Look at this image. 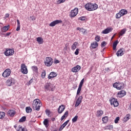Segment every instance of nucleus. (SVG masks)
<instances>
[{
    "mask_svg": "<svg viewBox=\"0 0 131 131\" xmlns=\"http://www.w3.org/2000/svg\"><path fill=\"white\" fill-rule=\"evenodd\" d=\"M112 30H113V28H107L105 29V30H104L102 32V33H103V34H107L109 33L110 32H111V31H112Z\"/></svg>",
    "mask_w": 131,
    "mask_h": 131,
    "instance_id": "412c9836",
    "label": "nucleus"
},
{
    "mask_svg": "<svg viewBox=\"0 0 131 131\" xmlns=\"http://www.w3.org/2000/svg\"><path fill=\"white\" fill-rule=\"evenodd\" d=\"M78 14V8H75L73 10L71 11L69 16L71 18H74V17H76Z\"/></svg>",
    "mask_w": 131,
    "mask_h": 131,
    "instance_id": "0eeeda50",
    "label": "nucleus"
},
{
    "mask_svg": "<svg viewBox=\"0 0 131 131\" xmlns=\"http://www.w3.org/2000/svg\"><path fill=\"white\" fill-rule=\"evenodd\" d=\"M10 17V14L9 13H6L5 14V18H9Z\"/></svg>",
    "mask_w": 131,
    "mask_h": 131,
    "instance_id": "5fc2aeb1",
    "label": "nucleus"
},
{
    "mask_svg": "<svg viewBox=\"0 0 131 131\" xmlns=\"http://www.w3.org/2000/svg\"><path fill=\"white\" fill-rule=\"evenodd\" d=\"M115 35H116V34H115L112 37L111 40H112V39H113V38H114V37H115Z\"/></svg>",
    "mask_w": 131,
    "mask_h": 131,
    "instance_id": "052dcab7",
    "label": "nucleus"
},
{
    "mask_svg": "<svg viewBox=\"0 0 131 131\" xmlns=\"http://www.w3.org/2000/svg\"><path fill=\"white\" fill-rule=\"evenodd\" d=\"M106 71L109 72L110 71V69L109 68H105Z\"/></svg>",
    "mask_w": 131,
    "mask_h": 131,
    "instance_id": "13d9d810",
    "label": "nucleus"
},
{
    "mask_svg": "<svg viewBox=\"0 0 131 131\" xmlns=\"http://www.w3.org/2000/svg\"><path fill=\"white\" fill-rule=\"evenodd\" d=\"M41 77H42V78H45V77H46V72H42Z\"/></svg>",
    "mask_w": 131,
    "mask_h": 131,
    "instance_id": "864d4df0",
    "label": "nucleus"
},
{
    "mask_svg": "<svg viewBox=\"0 0 131 131\" xmlns=\"http://www.w3.org/2000/svg\"><path fill=\"white\" fill-rule=\"evenodd\" d=\"M98 44L97 41H94L93 43H91V45L90 46V49L92 48V49H96L98 47Z\"/></svg>",
    "mask_w": 131,
    "mask_h": 131,
    "instance_id": "a878e982",
    "label": "nucleus"
},
{
    "mask_svg": "<svg viewBox=\"0 0 131 131\" xmlns=\"http://www.w3.org/2000/svg\"><path fill=\"white\" fill-rule=\"evenodd\" d=\"M66 2V0H58L57 1V4H63V3H65Z\"/></svg>",
    "mask_w": 131,
    "mask_h": 131,
    "instance_id": "c03bdc74",
    "label": "nucleus"
},
{
    "mask_svg": "<svg viewBox=\"0 0 131 131\" xmlns=\"http://www.w3.org/2000/svg\"><path fill=\"white\" fill-rule=\"evenodd\" d=\"M42 105L41 102L38 99H36L33 101V108L36 110L37 111H39L40 110V107Z\"/></svg>",
    "mask_w": 131,
    "mask_h": 131,
    "instance_id": "f03ea898",
    "label": "nucleus"
},
{
    "mask_svg": "<svg viewBox=\"0 0 131 131\" xmlns=\"http://www.w3.org/2000/svg\"><path fill=\"white\" fill-rule=\"evenodd\" d=\"M17 27L16 28V31H19V30H20L21 28V25L20 24V21H19V19L17 20Z\"/></svg>",
    "mask_w": 131,
    "mask_h": 131,
    "instance_id": "c9c22d12",
    "label": "nucleus"
},
{
    "mask_svg": "<svg viewBox=\"0 0 131 131\" xmlns=\"http://www.w3.org/2000/svg\"><path fill=\"white\" fill-rule=\"evenodd\" d=\"M49 119H45L43 122V123L44 125L46 126V127H49Z\"/></svg>",
    "mask_w": 131,
    "mask_h": 131,
    "instance_id": "cd10ccee",
    "label": "nucleus"
},
{
    "mask_svg": "<svg viewBox=\"0 0 131 131\" xmlns=\"http://www.w3.org/2000/svg\"><path fill=\"white\" fill-rule=\"evenodd\" d=\"M26 121V117L23 116L19 119V122H24V121Z\"/></svg>",
    "mask_w": 131,
    "mask_h": 131,
    "instance_id": "a19ab883",
    "label": "nucleus"
},
{
    "mask_svg": "<svg viewBox=\"0 0 131 131\" xmlns=\"http://www.w3.org/2000/svg\"><path fill=\"white\" fill-rule=\"evenodd\" d=\"M54 63H55V64H58V63H60V61H59L58 60H56L54 61Z\"/></svg>",
    "mask_w": 131,
    "mask_h": 131,
    "instance_id": "6e6d98bb",
    "label": "nucleus"
},
{
    "mask_svg": "<svg viewBox=\"0 0 131 131\" xmlns=\"http://www.w3.org/2000/svg\"><path fill=\"white\" fill-rule=\"evenodd\" d=\"M117 57H121L124 55V49L123 48L120 49L116 53Z\"/></svg>",
    "mask_w": 131,
    "mask_h": 131,
    "instance_id": "2eb2a0df",
    "label": "nucleus"
},
{
    "mask_svg": "<svg viewBox=\"0 0 131 131\" xmlns=\"http://www.w3.org/2000/svg\"><path fill=\"white\" fill-rule=\"evenodd\" d=\"M103 114H104V112H103V111L98 110L97 112V113L96 114V116L97 117H101V116H102V115H103Z\"/></svg>",
    "mask_w": 131,
    "mask_h": 131,
    "instance_id": "b1692460",
    "label": "nucleus"
},
{
    "mask_svg": "<svg viewBox=\"0 0 131 131\" xmlns=\"http://www.w3.org/2000/svg\"><path fill=\"white\" fill-rule=\"evenodd\" d=\"M77 119H78V116H75L72 120L73 123L76 122L77 121Z\"/></svg>",
    "mask_w": 131,
    "mask_h": 131,
    "instance_id": "ea45409f",
    "label": "nucleus"
},
{
    "mask_svg": "<svg viewBox=\"0 0 131 131\" xmlns=\"http://www.w3.org/2000/svg\"><path fill=\"white\" fill-rule=\"evenodd\" d=\"M78 20H81V21H85V17L81 16L78 18Z\"/></svg>",
    "mask_w": 131,
    "mask_h": 131,
    "instance_id": "49530a36",
    "label": "nucleus"
},
{
    "mask_svg": "<svg viewBox=\"0 0 131 131\" xmlns=\"http://www.w3.org/2000/svg\"><path fill=\"white\" fill-rule=\"evenodd\" d=\"M84 8L87 11L92 12L93 11H96L98 9V5L96 3H88L85 5Z\"/></svg>",
    "mask_w": 131,
    "mask_h": 131,
    "instance_id": "f257e3e1",
    "label": "nucleus"
},
{
    "mask_svg": "<svg viewBox=\"0 0 131 131\" xmlns=\"http://www.w3.org/2000/svg\"><path fill=\"white\" fill-rule=\"evenodd\" d=\"M6 84L7 86H12V85H14L15 84V79L13 78H10L7 79L6 82Z\"/></svg>",
    "mask_w": 131,
    "mask_h": 131,
    "instance_id": "9d476101",
    "label": "nucleus"
},
{
    "mask_svg": "<svg viewBox=\"0 0 131 131\" xmlns=\"http://www.w3.org/2000/svg\"><path fill=\"white\" fill-rule=\"evenodd\" d=\"M67 117H68V111H66L64 115L61 117L60 119L61 121H63V120H64V119Z\"/></svg>",
    "mask_w": 131,
    "mask_h": 131,
    "instance_id": "bb28decb",
    "label": "nucleus"
},
{
    "mask_svg": "<svg viewBox=\"0 0 131 131\" xmlns=\"http://www.w3.org/2000/svg\"><path fill=\"white\" fill-rule=\"evenodd\" d=\"M81 69V67H80L79 65H77L76 67L73 68L72 69V72L74 73L78 72L79 70Z\"/></svg>",
    "mask_w": 131,
    "mask_h": 131,
    "instance_id": "6ab92c4d",
    "label": "nucleus"
},
{
    "mask_svg": "<svg viewBox=\"0 0 131 131\" xmlns=\"http://www.w3.org/2000/svg\"><path fill=\"white\" fill-rule=\"evenodd\" d=\"M32 69H33V70L34 71H37V67H36V66H33L32 67Z\"/></svg>",
    "mask_w": 131,
    "mask_h": 131,
    "instance_id": "603ef678",
    "label": "nucleus"
},
{
    "mask_svg": "<svg viewBox=\"0 0 131 131\" xmlns=\"http://www.w3.org/2000/svg\"><path fill=\"white\" fill-rule=\"evenodd\" d=\"M55 120V119H52V121H54Z\"/></svg>",
    "mask_w": 131,
    "mask_h": 131,
    "instance_id": "e2e57ef3",
    "label": "nucleus"
},
{
    "mask_svg": "<svg viewBox=\"0 0 131 131\" xmlns=\"http://www.w3.org/2000/svg\"><path fill=\"white\" fill-rule=\"evenodd\" d=\"M21 70L20 71L23 73V74H27L28 73V70H27V67L25 64L22 63L21 64Z\"/></svg>",
    "mask_w": 131,
    "mask_h": 131,
    "instance_id": "f8f14e48",
    "label": "nucleus"
},
{
    "mask_svg": "<svg viewBox=\"0 0 131 131\" xmlns=\"http://www.w3.org/2000/svg\"><path fill=\"white\" fill-rule=\"evenodd\" d=\"M102 120L103 123H107L108 122V117L105 116L102 117Z\"/></svg>",
    "mask_w": 131,
    "mask_h": 131,
    "instance_id": "e433bc0d",
    "label": "nucleus"
},
{
    "mask_svg": "<svg viewBox=\"0 0 131 131\" xmlns=\"http://www.w3.org/2000/svg\"><path fill=\"white\" fill-rule=\"evenodd\" d=\"M11 73H12V71H11V69H6L3 73L2 76L4 77V78H7V77H9V76L11 75Z\"/></svg>",
    "mask_w": 131,
    "mask_h": 131,
    "instance_id": "1a4fd4ad",
    "label": "nucleus"
},
{
    "mask_svg": "<svg viewBox=\"0 0 131 131\" xmlns=\"http://www.w3.org/2000/svg\"><path fill=\"white\" fill-rule=\"evenodd\" d=\"M126 14H127V10L126 9H121L118 13L116 14V18L120 19L121 17L124 16V15H126Z\"/></svg>",
    "mask_w": 131,
    "mask_h": 131,
    "instance_id": "20e7f679",
    "label": "nucleus"
},
{
    "mask_svg": "<svg viewBox=\"0 0 131 131\" xmlns=\"http://www.w3.org/2000/svg\"><path fill=\"white\" fill-rule=\"evenodd\" d=\"M81 101H82V96H80L77 99V100L76 102L75 107H78L79 106V105L80 104V103H81Z\"/></svg>",
    "mask_w": 131,
    "mask_h": 131,
    "instance_id": "aec40b11",
    "label": "nucleus"
},
{
    "mask_svg": "<svg viewBox=\"0 0 131 131\" xmlns=\"http://www.w3.org/2000/svg\"><path fill=\"white\" fill-rule=\"evenodd\" d=\"M37 41L39 43V45H41V43H43V39L40 37H38L37 38Z\"/></svg>",
    "mask_w": 131,
    "mask_h": 131,
    "instance_id": "7c9ffc66",
    "label": "nucleus"
},
{
    "mask_svg": "<svg viewBox=\"0 0 131 131\" xmlns=\"http://www.w3.org/2000/svg\"><path fill=\"white\" fill-rule=\"evenodd\" d=\"M83 82H84V78H83L79 83V87L77 91V95H79L80 94V92H81V89L82 88V85H83Z\"/></svg>",
    "mask_w": 131,
    "mask_h": 131,
    "instance_id": "ddd939ff",
    "label": "nucleus"
},
{
    "mask_svg": "<svg viewBox=\"0 0 131 131\" xmlns=\"http://www.w3.org/2000/svg\"><path fill=\"white\" fill-rule=\"evenodd\" d=\"M69 123V120H68L67 121H66L62 125H61V126L59 127V130H63V129Z\"/></svg>",
    "mask_w": 131,
    "mask_h": 131,
    "instance_id": "4be33fe9",
    "label": "nucleus"
},
{
    "mask_svg": "<svg viewBox=\"0 0 131 131\" xmlns=\"http://www.w3.org/2000/svg\"><path fill=\"white\" fill-rule=\"evenodd\" d=\"M110 102L111 103V106L114 107H118L119 103L117 101V99L115 98H112L110 99Z\"/></svg>",
    "mask_w": 131,
    "mask_h": 131,
    "instance_id": "6e6552de",
    "label": "nucleus"
},
{
    "mask_svg": "<svg viewBox=\"0 0 131 131\" xmlns=\"http://www.w3.org/2000/svg\"><path fill=\"white\" fill-rule=\"evenodd\" d=\"M9 29H10V25L2 28L1 31H2V32H7Z\"/></svg>",
    "mask_w": 131,
    "mask_h": 131,
    "instance_id": "393cba45",
    "label": "nucleus"
},
{
    "mask_svg": "<svg viewBox=\"0 0 131 131\" xmlns=\"http://www.w3.org/2000/svg\"><path fill=\"white\" fill-rule=\"evenodd\" d=\"M129 110H131V104H130L129 105Z\"/></svg>",
    "mask_w": 131,
    "mask_h": 131,
    "instance_id": "680f3d73",
    "label": "nucleus"
},
{
    "mask_svg": "<svg viewBox=\"0 0 131 131\" xmlns=\"http://www.w3.org/2000/svg\"><path fill=\"white\" fill-rule=\"evenodd\" d=\"M117 45H118V40H116L115 42H114L113 44V50L114 51H115V50H116Z\"/></svg>",
    "mask_w": 131,
    "mask_h": 131,
    "instance_id": "c85d7f7f",
    "label": "nucleus"
},
{
    "mask_svg": "<svg viewBox=\"0 0 131 131\" xmlns=\"http://www.w3.org/2000/svg\"><path fill=\"white\" fill-rule=\"evenodd\" d=\"M95 40L97 42L100 41V40H101V37L99 35H96L95 38Z\"/></svg>",
    "mask_w": 131,
    "mask_h": 131,
    "instance_id": "79ce46f5",
    "label": "nucleus"
},
{
    "mask_svg": "<svg viewBox=\"0 0 131 131\" xmlns=\"http://www.w3.org/2000/svg\"><path fill=\"white\" fill-rule=\"evenodd\" d=\"M46 114H50V111L49 110H46Z\"/></svg>",
    "mask_w": 131,
    "mask_h": 131,
    "instance_id": "4d7b16f0",
    "label": "nucleus"
},
{
    "mask_svg": "<svg viewBox=\"0 0 131 131\" xmlns=\"http://www.w3.org/2000/svg\"><path fill=\"white\" fill-rule=\"evenodd\" d=\"M17 131H27V129L26 128L23 127L21 125H19Z\"/></svg>",
    "mask_w": 131,
    "mask_h": 131,
    "instance_id": "72a5a7b5",
    "label": "nucleus"
},
{
    "mask_svg": "<svg viewBox=\"0 0 131 131\" xmlns=\"http://www.w3.org/2000/svg\"><path fill=\"white\" fill-rule=\"evenodd\" d=\"M119 119H120V118L119 117H117L115 119V123L117 124L118 123V121H119Z\"/></svg>",
    "mask_w": 131,
    "mask_h": 131,
    "instance_id": "a18cd8bd",
    "label": "nucleus"
},
{
    "mask_svg": "<svg viewBox=\"0 0 131 131\" xmlns=\"http://www.w3.org/2000/svg\"><path fill=\"white\" fill-rule=\"evenodd\" d=\"M58 75L55 72H51L49 75L48 76V79H52V78H55V77H57Z\"/></svg>",
    "mask_w": 131,
    "mask_h": 131,
    "instance_id": "a211bd4d",
    "label": "nucleus"
},
{
    "mask_svg": "<svg viewBox=\"0 0 131 131\" xmlns=\"http://www.w3.org/2000/svg\"><path fill=\"white\" fill-rule=\"evenodd\" d=\"M15 53V51L14 50L7 48L6 49L5 52H4V54L6 57H11V56H13L14 55V53Z\"/></svg>",
    "mask_w": 131,
    "mask_h": 131,
    "instance_id": "423d86ee",
    "label": "nucleus"
},
{
    "mask_svg": "<svg viewBox=\"0 0 131 131\" xmlns=\"http://www.w3.org/2000/svg\"><path fill=\"white\" fill-rule=\"evenodd\" d=\"M30 19H31L32 21H35L36 20V17L34 16H30Z\"/></svg>",
    "mask_w": 131,
    "mask_h": 131,
    "instance_id": "8fccbe9b",
    "label": "nucleus"
},
{
    "mask_svg": "<svg viewBox=\"0 0 131 131\" xmlns=\"http://www.w3.org/2000/svg\"><path fill=\"white\" fill-rule=\"evenodd\" d=\"M26 111L27 113H31V112H32V108L30 107V106L26 107Z\"/></svg>",
    "mask_w": 131,
    "mask_h": 131,
    "instance_id": "f704fd0d",
    "label": "nucleus"
},
{
    "mask_svg": "<svg viewBox=\"0 0 131 131\" xmlns=\"http://www.w3.org/2000/svg\"><path fill=\"white\" fill-rule=\"evenodd\" d=\"M11 34V32H8L6 33V36H9Z\"/></svg>",
    "mask_w": 131,
    "mask_h": 131,
    "instance_id": "bf43d9fd",
    "label": "nucleus"
},
{
    "mask_svg": "<svg viewBox=\"0 0 131 131\" xmlns=\"http://www.w3.org/2000/svg\"><path fill=\"white\" fill-rule=\"evenodd\" d=\"M16 111L13 110H9L7 112V115L8 116H10V117H14Z\"/></svg>",
    "mask_w": 131,
    "mask_h": 131,
    "instance_id": "f3484780",
    "label": "nucleus"
},
{
    "mask_svg": "<svg viewBox=\"0 0 131 131\" xmlns=\"http://www.w3.org/2000/svg\"><path fill=\"white\" fill-rule=\"evenodd\" d=\"M78 45V43L77 42H74V43L72 46V48H71L72 50L73 51H74V50H75V49H76Z\"/></svg>",
    "mask_w": 131,
    "mask_h": 131,
    "instance_id": "2f4dec72",
    "label": "nucleus"
},
{
    "mask_svg": "<svg viewBox=\"0 0 131 131\" xmlns=\"http://www.w3.org/2000/svg\"><path fill=\"white\" fill-rule=\"evenodd\" d=\"M6 116V113L4 112H0V119H2Z\"/></svg>",
    "mask_w": 131,
    "mask_h": 131,
    "instance_id": "58836bf2",
    "label": "nucleus"
},
{
    "mask_svg": "<svg viewBox=\"0 0 131 131\" xmlns=\"http://www.w3.org/2000/svg\"><path fill=\"white\" fill-rule=\"evenodd\" d=\"M54 61H53V58L50 57H46L45 60V64L47 67H51L53 65Z\"/></svg>",
    "mask_w": 131,
    "mask_h": 131,
    "instance_id": "39448f33",
    "label": "nucleus"
},
{
    "mask_svg": "<svg viewBox=\"0 0 131 131\" xmlns=\"http://www.w3.org/2000/svg\"><path fill=\"white\" fill-rule=\"evenodd\" d=\"M65 110V107L64 105H60L58 110V112L59 114H61V113H62Z\"/></svg>",
    "mask_w": 131,
    "mask_h": 131,
    "instance_id": "5701e85b",
    "label": "nucleus"
},
{
    "mask_svg": "<svg viewBox=\"0 0 131 131\" xmlns=\"http://www.w3.org/2000/svg\"><path fill=\"white\" fill-rule=\"evenodd\" d=\"M125 95H126V92L124 90H121L117 93V98H122V97H124Z\"/></svg>",
    "mask_w": 131,
    "mask_h": 131,
    "instance_id": "dca6fc26",
    "label": "nucleus"
},
{
    "mask_svg": "<svg viewBox=\"0 0 131 131\" xmlns=\"http://www.w3.org/2000/svg\"><path fill=\"white\" fill-rule=\"evenodd\" d=\"M126 31V29H123L122 30H121V31H120V32L119 33V37H120V36H122V35H123V34L125 33Z\"/></svg>",
    "mask_w": 131,
    "mask_h": 131,
    "instance_id": "c756f323",
    "label": "nucleus"
},
{
    "mask_svg": "<svg viewBox=\"0 0 131 131\" xmlns=\"http://www.w3.org/2000/svg\"><path fill=\"white\" fill-rule=\"evenodd\" d=\"M77 30H79V31H81V32H82L83 34H84L85 32H86V29H83V28H77Z\"/></svg>",
    "mask_w": 131,
    "mask_h": 131,
    "instance_id": "473e14b6",
    "label": "nucleus"
},
{
    "mask_svg": "<svg viewBox=\"0 0 131 131\" xmlns=\"http://www.w3.org/2000/svg\"><path fill=\"white\" fill-rule=\"evenodd\" d=\"M34 81V79L33 78H32L28 82V85H30Z\"/></svg>",
    "mask_w": 131,
    "mask_h": 131,
    "instance_id": "de8ad7c7",
    "label": "nucleus"
},
{
    "mask_svg": "<svg viewBox=\"0 0 131 131\" xmlns=\"http://www.w3.org/2000/svg\"><path fill=\"white\" fill-rule=\"evenodd\" d=\"M106 45H107V42H106L105 41H103L101 44V48H104V47L106 46Z\"/></svg>",
    "mask_w": 131,
    "mask_h": 131,
    "instance_id": "37998d69",
    "label": "nucleus"
},
{
    "mask_svg": "<svg viewBox=\"0 0 131 131\" xmlns=\"http://www.w3.org/2000/svg\"><path fill=\"white\" fill-rule=\"evenodd\" d=\"M78 54H79V49H77L75 52V55L77 56V55H78Z\"/></svg>",
    "mask_w": 131,
    "mask_h": 131,
    "instance_id": "3c124183",
    "label": "nucleus"
},
{
    "mask_svg": "<svg viewBox=\"0 0 131 131\" xmlns=\"http://www.w3.org/2000/svg\"><path fill=\"white\" fill-rule=\"evenodd\" d=\"M62 22L61 20H56L51 22L49 24V26H50V27H54V26H56L57 24H60V23H62Z\"/></svg>",
    "mask_w": 131,
    "mask_h": 131,
    "instance_id": "4468645a",
    "label": "nucleus"
},
{
    "mask_svg": "<svg viewBox=\"0 0 131 131\" xmlns=\"http://www.w3.org/2000/svg\"><path fill=\"white\" fill-rule=\"evenodd\" d=\"M112 128H113V125H108L106 127V129H112Z\"/></svg>",
    "mask_w": 131,
    "mask_h": 131,
    "instance_id": "09e8293b",
    "label": "nucleus"
},
{
    "mask_svg": "<svg viewBox=\"0 0 131 131\" xmlns=\"http://www.w3.org/2000/svg\"><path fill=\"white\" fill-rule=\"evenodd\" d=\"M45 88L47 91H52V92L55 90V86L52 84L51 83H47Z\"/></svg>",
    "mask_w": 131,
    "mask_h": 131,
    "instance_id": "9b49d317",
    "label": "nucleus"
},
{
    "mask_svg": "<svg viewBox=\"0 0 131 131\" xmlns=\"http://www.w3.org/2000/svg\"><path fill=\"white\" fill-rule=\"evenodd\" d=\"M129 117H130V115L129 114H127L126 115V116L124 118V122H126L129 119Z\"/></svg>",
    "mask_w": 131,
    "mask_h": 131,
    "instance_id": "4c0bfd02",
    "label": "nucleus"
},
{
    "mask_svg": "<svg viewBox=\"0 0 131 131\" xmlns=\"http://www.w3.org/2000/svg\"><path fill=\"white\" fill-rule=\"evenodd\" d=\"M113 88H115V89H116V90L120 91L124 89V83H123V82L118 81L114 83L113 84Z\"/></svg>",
    "mask_w": 131,
    "mask_h": 131,
    "instance_id": "7ed1b4c3",
    "label": "nucleus"
}]
</instances>
